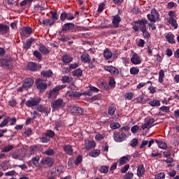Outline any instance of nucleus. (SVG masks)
Listing matches in <instances>:
<instances>
[{
	"label": "nucleus",
	"mask_w": 179,
	"mask_h": 179,
	"mask_svg": "<svg viewBox=\"0 0 179 179\" xmlns=\"http://www.w3.org/2000/svg\"><path fill=\"white\" fill-rule=\"evenodd\" d=\"M105 71L110 72L112 75H120V70L114 67L113 66H106L104 67Z\"/></svg>",
	"instance_id": "nucleus-13"
},
{
	"label": "nucleus",
	"mask_w": 179,
	"mask_h": 179,
	"mask_svg": "<svg viewBox=\"0 0 179 179\" xmlns=\"http://www.w3.org/2000/svg\"><path fill=\"white\" fill-rule=\"evenodd\" d=\"M63 150L69 156H72V155H73V148H72V145H64Z\"/></svg>",
	"instance_id": "nucleus-20"
},
{
	"label": "nucleus",
	"mask_w": 179,
	"mask_h": 179,
	"mask_svg": "<svg viewBox=\"0 0 179 179\" xmlns=\"http://www.w3.org/2000/svg\"><path fill=\"white\" fill-rule=\"evenodd\" d=\"M32 134H33V130L31 129H28L22 134L24 138H30V136H31Z\"/></svg>",
	"instance_id": "nucleus-40"
},
{
	"label": "nucleus",
	"mask_w": 179,
	"mask_h": 179,
	"mask_svg": "<svg viewBox=\"0 0 179 179\" xmlns=\"http://www.w3.org/2000/svg\"><path fill=\"white\" fill-rule=\"evenodd\" d=\"M50 13L52 15V17L50 19H48L45 21L46 24H49V26H52L57 20H58V15H57V12L50 10Z\"/></svg>",
	"instance_id": "nucleus-9"
},
{
	"label": "nucleus",
	"mask_w": 179,
	"mask_h": 179,
	"mask_svg": "<svg viewBox=\"0 0 179 179\" xmlns=\"http://www.w3.org/2000/svg\"><path fill=\"white\" fill-rule=\"evenodd\" d=\"M41 101V98L33 97L27 100L25 102V106L29 108L35 107V106H38Z\"/></svg>",
	"instance_id": "nucleus-5"
},
{
	"label": "nucleus",
	"mask_w": 179,
	"mask_h": 179,
	"mask_svg": "<svg viewBox=\"0 0 179 179\" xmlns=\"http://www.w3.org/2000/svg\"><path fill=\"white\" fill-rule=\"evenodd\" d=\"M103 57L106 59H110L113 57V52L108 48H106L103 51Z\"/></svg>",
	"instance_id": "nucleus-30"
},
{
	"label": "nucleus",
	"mask_w": 179,
	"mask_h": 179,
	"mask_svg": "<svg viewBox=\"0 0 179 179\" xmlns=\"http://www.w3.org/2000/svg\"><path fill=\"white\" fill-rule=\"evenodd\" d=\"M155 123V119L150 118L144 124L142 125V129H146V128H151L152 125Z\"/></svg>",
	"instance_id": "nucleus-24"
},
{
	"label": "nucleus",
	"mask_w": 179,
	"mask_h": 179,
	"mask_svg": "<svg viewBox=\"0 0 179 179\" xmlns=\"http://www.w3.org/2000/svg\"><path fill=\"white\" fill-rule=\"evenodd\" d=\"M33 85H34V80H33V78H27L22 82V87H24L25 90L31 89Z\"/></svg>",
	"instance_id": "nucleus-10"
},
{
	"label": "nucleus",
	"mask_w": 179,
	"mask_h": 179,
	"mask_svg": "<svg viewBox=\"0 0 179 179\" xmlns=\"http://www.w3.org/2000/svg\"><path fill=\"white\" fill-rule=\"evenodd\" d=\"M124 97L126 100H132V99H134V93L127 92L125 94Z\"/></svg>",
	"instance_id": "nucleus-54"
},
{
	"label": "nucleus",
	"mask_w": 179,
	"mask_h": 179,
	"mask_svg": "<svg viewBox=\"0 0 179 179\" xmlns=\"http://www.w3.org/2000/svg\"><path fill=\"white\" fill-rule=\"evenodd\" d=\"M156 143L157 144L158 148L160 149L166 150L167 149V143L162 140H155Z\"/></svg>",
	"instance_id": "nucleus-26"
},
{
	"label": "nucleus",
	"mask_w": 179,
	"mask_h": 179,
	"mask_svg": "<svg viewBox=\"0 0 179 179\" xmlns=\"http://www.w3.org/2000/svg\"><path fill=\"white\" fill-rule=\"evenodd\" d=\"M135 23L136 24H138L140 31H143L144 30L148 29V28L146 27V25L148 24V20H146L145 18L136 20L135 21Z\"/></svg>",
	"instance_id": "nucleus-11"
},
{
	"label": "nucleus",
	"mask_w": 179,
	"mask_h": 179,
	"mask_svg": "<svg viewBox=\"0 0 179 179\" xmlns=\"http://www.w3.org/2000/svg\"><path fill=\"white\" fill-rule=\"evenodd\" d=\"M145 173H146V170L145 169V166L143 164L140 165L137 168V176L138 177H142L143 176H145Z\"/></svg>",
	"instance_id": "nucleus-22"
},
{
	"label": "nucleus",
	"mask_w": 179,
	"mask_h": 179,
	"mask_svg": "<svg viewBox=\"0 0 179 179\" xmlns=\"http://www.w3.org/2000/svg\"><path fill=\"white\" fill-rule=\"evenodd\" d=\"M72 82V78L68 76H64L62 77V83H71Z\"/></svg>",
	"instance_id": "nucleus-46"
},
{
	"label": "nucleus",
	"mask_w": 179,
	"mask_h": 179,
	"mask_svg": "<svg viewBox=\"0 0 179 179\" xmlns=\"http://www.w3.org/2000/svg\"><path fill=\"white\" fill-rule=\"evenodd\" d=\"M108 85L111 89H114L115 87V85H117V83L115 82V79L114 78V77H109Z\"/></svg>",
	"instance_id": "nucleus-38"
},
{
	"label": "nucleus",
	"mask_w": 179,
	"mask_h": 179,
	"mask_svg": "<svg viewBox=\"0 0 179 179\" xmlns=\"http://www.w3.org/2000/svg\"><path fill=\"white\" fill-rule=\"evenodd\" d=\"M45 136H48L49 138H45V142H50V138H53L55 136V132L52 130H47L45 133Z\"/></svg>",
	"instance_id": "nucleus-29"
},
{
	"label": "nucleus",
	"mask_w": 179,
	"mask_h": 179,
	"mask_svg": "<svg viewBox=\"0 0 179 179\" xmlns=\"http://www.w3.org/2000/svg\"><path fill=\"white\" fill-rule=\"evenodd\" d=\"M96 141H102V139H104V134H98L95 136Z\"/></svg>",
	"instance_id": "nucleus-61"
},
{
	"label": "nucleus",
	"mask_w": 179,
	"mask_h": 179,
	"mask_svg": "<svg viewBox=\"0 0 179 179\" xmlns=\"http://www.w3.org/2000/svg\"><path fill=\"white\" fill-rule=\"evenodd\" d=\"M117 110V108L114 105H111L108 107V114L109 115H114L115 114V110Z\"/></svg>",
	"instance_id": "nucleus-37"
},
{
	"label": "nucleus",
	"mask_w": 179,
	"mask_h": 179,
	"mask_svg": "<svg viewBox=\"0 0 179 179\" xmlns=\"http://www.w3.org/2000/svg\"><path fill=\"white\" fill-rule=\"evenodd\" d=\"M40 162V157H34L31 159V163L35 166L36 167H39V169L41 170V166H40V164L38 163Z\"/></svg>",
	"instance_id": "nucleus-31"
},
{
	"label": "nucleus",
	"mask_w": 179,
	"mask_h": 179,
	"mask_svg": "<svg viewBox=\"0 0 179 179\" xmlns=\"http://www.w3.org/2000/svg\"><path fill=\"white\" fill-rule=\"evenodd\" d=\"M9 31V27L6 24H0V34H8Z\"/></svg>",
	"instance_id": "nucleus-25"
},
{
	"label": "nucleus",
	"mask_w": 179,
	"mask_h": 179,
	"mask_svg": "<svg viewBox=\"0 0 179 179\" xmlns=\"http://www.w3.org/2000/svg\"><path fill=\"white\" fill-rule=\"evenodd\" d=\"M131 131L133 134H136V132H138V131H139V126L138 125H134L131 127Z\"/></svg>",
	"instance_id": "nucleus-60"
},
{
	"label": "nucleus",
	"mask_w": 179,
	"mask_h": 179,
	"mask_svg": "<svg viewBox=\"0 0 179 179\" xmlns=\"http://www.w3.org/2000/svg\"><path fill=\"white\" fill-rule=\"evenodd\" d=\"M32 29L30 27H22L20 31V34L21 36V38L22 40H24V38H27V37H29L30 36V34L31 33Z\"/></svg>",
	"instance_id": "nucleus-8"
},
{
	"label": "nucleus",
	"mask_w": 179,
	"mask_h": 179,
	"mask_svg": "<svg viewBox=\"0 0 179 179\" xmlns=\"http://www.w3.org/2000/svg\"><path fill=\"white\" fill-rule=\"evenodd\" d=\"M131 62L134 65H139L142 63V60L141 59V57L138 54L134 53L131 58Z\"/></svg>",
	"instance_id": "nucleus-15"
},
{
	"label": "nucleus",
	"mask_w": 179,
	"mask_h": 179,
	"mask_svg": "<svg viewBox=\"0 0 179 179\" xmlns=\"http://www.w3.org/2000/svg\"><path fill=\"white\" fill-rule=\"evenodd\" d=\"M113 17L112 24H113V27L118 29V27H120V23H121V17H120V15L117 14L113 16Z\"/></svg>",
	"instance_id": "nucleus-14"
},
{
	"label": "nucleus",
	"mask_w": 179,
	"mask_h": 179,
	"mask_svg": "<svg viewBox=\"0 0 179 179\" xmlns=\"http://www.w3.org/2000/svg\"><path fill=\"white\" fill-rule=\"evenodd\" d=\"M90 64L89 67L91 69H93V68H96V65H97V60L96 59H90V62H88Z\"/></svg>",
	"instance_id": "nucleus-42"
},
{
	"label": "nucleus",
	"mask_w": 179,
	"mask_h": 179,
	"mask_svg": "<svg viewBox=\"0 0 179 179\" xmlns=\"http://www.w3.org/2000/svg\"><path fill=\"white\" fill-rule=\"evenodd\" d=\"M100 155L99 150H94L90 152V156L91 157H97Z\"/></svg>",
	"instance_id": "nucleus-44"
},
{
	"label": "nucleus",
	"mask_w": 179,
	"mask_h": 179,
	"mask_svg": "<svg viewBox=\"0 0 179 179\" xmlns=\"http://www.w3.org/2000/svg\"><path fill=\"white\" fill-rule=\"evenodd\" d=\"M62 61L63 64L67 65V64H70V62H72V61H73V57H71V55L65 54L62 56Z\"/></svg>",
	"instance_id": "nucleus-17"
},
{
	"label": "nucleus",
	"mask_w": 179,
	"mask_h": 179,
	"mask_svg": "<svg viewBox=\"0 0 179 179\" xmlns=\"http://www.w3.org/2000/svg\"><path fill=\"white\" fill-rule=\"evenodd\" d=\"M85 148L87 150H90L93 148H96V143L93 141H88L85 142Z\"/></svg>",
	"instance_id": "nucleus-21"
},
{
	"label": "nucleus",
	"mask_w": 179,
	"mask_h": 179,
	"mask_svg": "<svg viewBox=\"0 0 179 179\" xmlns=\"http://www.w3.org/2000/svg\"><path fill=\"white\" fill-rule=\"evenodd\" d=\"M66 19V12H63L60 15V20H62V22H65Z\"/></svg>",
	"instance_id": "nucleus-64"
},
{
	"label": "nucleus",
	"mask_w": 179,
	"mask_h": 179,
	"mask_svg": "<svg viewBox=\"0 0 179 179\" xmlns=\"http://www.w3.org/2000/svg\"><path fill=\"white\" fill-rule=\"evenodd\" d=\"M22 156V154L20 153V151L19 150H16L11 154V157L13 159H15V160L17 159H20V157Z\"/></svg>",
	"instance_id": "nucleus-36"
},
{
	"label": "nucleus",
	"mask_w": 179,
	"mask_h": 179,
	"mask_svg": "<svg viewBox=\"0 0 179 179\" xmlns=\"http://www.w3.org/2000/svg\"><path fill=\"white\" fill-rule=\"evenodd\" d=\"M36 89L41 92L43 93L45 90V80L41 78H37L35 82Z\"/></svg>",
	"instance_id": "nucleus-6"
},
{
	"label": "nucleus",
	"mask_w": 179,
	"mask_h": 179,
	"mask_svg": "<svg viewBox=\"0 0 179 179\" xmlns=\"http://www.w3.org/2000/svg\"><path fill=\"white\" fill-rule=\"evenodd\" d=\"M131 75H138L139 73V69L138 67H131L130 69Z\"/></svg>",
	"instance_id": "nucleus-48"
},
{
	"label": "nucleus",
	"mask_w": 179,
	"mask_h": 179,
	"mask_svg": "<svg viewBox=\"0 0 179 179\" xmlns=\"http://www.w3.org/2000/svg\"><path fill=\"white\" fill-rule=\"evenodd\" d=\"M39 51L42 52V54L45 55V46H44L43 44H41L39 45Z\"/></svg>",
	"instance_id": "nucleus-63"
},
{
	"label": "nucleus",
	"mask_w": 179,
	"mask_h": 179,
	"mask_svg": "<svg viewBox=\"0 0 179 179\" xmlns=\"http://www.w3.org/2000/svg\"><path fill=\"white\" fill-rule=\"evenodd\" d=\"M101 87H103V89L106 90L107 92H108L110 90V87L108 86V84H107V82H106V81H102L101 83Z\"/></svg>",
	"instance_id": "nucleus-50"
},
{
	"label": "nucleus",
	"mask_w": 179,
	"mask_h": 179,
	"mask_svg": "<svg viewBox=\"0 0 179 179\" xmlns=\"http://www.w3.org/2000/svg\"><path fill=\"white\" fill-rule=\"evenodd\" d=\"M147 19L151 23H156V22H159L160 20V14L156 8H153L151 10V14L147 15Z\"/></svg>",
	"instance_id": "nucleus-1"
},
{
	"label": "nucleus",
	"mask_w": 179,
	"mask_h": 179,
	"mask_svg": "<svg viewBox=\"0 0 179 179\" xmlns=\"http://www.w3.org/2000/svg\"><path fill=\"white\" fill-rule=\"evenodd\" d=\"M149 105L151 106V107H159L160 101L156 99L151 101L149 102Z\"/></svg>",
	"instance_id": "nucleus-41"
},
{
	"label": "nucleus",
	"mask_w": 179,
	"mask_h": 179,
	"mask_svg": "<svg viewBox=\"0 0 179 179\" xmlns=\"http://www.w3.org/2000/svg\"><path fill=\"white\" fill-rule=\"evenodd\" d=\"M137 103H140L141 104H145V100L143 99V96H140L136 99Z\"/></svg>",
	"instance_id": "nucleus-59"
},
{
	"label": "nucleus",
	"mask_w": 179,
	"mask_h": 179,
	"mask_svg": "<svg viewBox=\"0 0 179 179\" xmlns=\"http://www.w3.org/2000/svg\"><path fill=\"white\" fill-rule=\"evenodd\" d=\"M138 138H133L129 143V146H131V148H136V146H138Z\"/></svg>",
	"instance_id": "nucleus-45"
},
{
	"label": "nucleus",
	"mask_w": 179,
	"mask_h": 179,
	"mask_svg": "<svg viewBox=\"0 0 179 179\" xmlns=\"http://www.w3.org/2000/svg\"><path fill=\"white\" fill-rule=\"evenodd\" d=\"M104 6H106V4L104 3H101L99 7H98V13H101L104 10Z\"/></svg>",
	"instance_id": "nucleus-58"
},
{
	"label": "nucleus",
	"mask_w": 179,
	"mask_h": 179,
	"mask_svg": "<svg viewBox=\"0 0 179 179\" xmlns=\"http://www.w3.org/2000/svg\"><path fill=\"white\" fill-rule=\"evenodd\" d=\"M100 173H102L103 174H107L108 173V166H102L99 169Z\"/></svg>",
	"instance_id": "nucleus-49"
},
{
	"label": "nucleus",
	"mask_w": 179,
	"mask_h": 179,
	"mask_svg": "<svg viewBox=\"0 0 179 179\" xmlns=\"http://www.w3.org/2000/svg\"><path fill=\"white\" fill-rule=\"evenodd\" d=\"M27 69L31 72H36L37 71V64L36 62H29L27 66Z\"/></svg>",
	"instance_id": "nucleus-19"
},
{
	"label": "nucleus",
	"mask_w": 179,
	"mask_h": 179,
	"mask_svg": "<svg viewBox=\"0 0 179 179\" xmlns=\"http://www.w3.org/2000/svg\"><path fill=\"white\" fill-rule=\"evenodd\" d=\"M45 155L48 156H53V155H55V151L53 149H48L45 151Z\"/></svg>",
	"instance_id": "nucleus-57"
},
{
	"label": "nucleus",
	"mask_w": 179,
	"mask_h": 179,
	"mask_svg": "<svg viewBox=\"0 0 179 179\" xmlns=\"http://www.w3.org/2000/svg\"><path fill=\"white\" fill-rule=\"evenodd\" d=\"M165 37L168 43L170 44H176V41L174 40V34H173L171 32L168 33Z\"/></svg>",
	"instance_id": "nucleus-27"
},
{
	"label": "nucleus",
	"mask_w": 179,
	"mask_h": 179,
	"mask_svg": "<svg viewBox=\"0 0 179 179\" xmlns=\"http://www.w3.org/2000/svg\"><path fill=\"white\" fill-rule=\"evenodd\" d=\"M124 179H132L134 178V173H127L126 175L124 176L123 177Z\"/></svg>",
	"instance_id": "nucleus-56"
},
{
	"label": "nucleus",
	"mask_w": 179,
	"mask_h": 179,
	"mask_svg": "<svg viewBox=\"0 0 179 179\" xmlns=\"http://www.w3.org/2000/svg\"><path fill=\"white\" fill-rule=\"evenodd\" d=\"M58 40L63 41V43H66L69 40V38L65 36V35H59Z\"/></svg>",
	"instance_id": "nucleus-52"
},
{
	"label": "nucleus",
	"mask_w": 179,
	"mask_h": 179,
	"mask_svg": "<svg viewBox=\"0 0 179 179\" xmlns=\"http://www.w3.org/2000/svg\"><path fill=\"white\" fill-rule=\"evenodd\" d=\"M169 23L174 29H178V24H177V21L173 17L169 18Z\"/></svg>",
	"instance_id": "nucleus-34"
},
{
	"label": "nucleus",
	"mask_w": 179,
	"mask_h": 179,
	"mask_svg": "<svg viewBox=\"0 0 179 179\" xmlns=\"http://www.w3.org/2000/svg\"><path fill=\"white\" fill-rule=\"evenodd\" d=\"M71 111L75 114H83L85 113V110L79 106H71Z\"/></svg>",
	"instance_id": "nucleus-18"
},
{
	"label": "nucleus",
	"mask_w": 179,
	"mask_h": 179,
	"mask_svg": "<svg viewBox=\"0 0 179 179\" xmlns=\"http://www.w3.org/2000/svg\"><path fill=\"white\" fill-rule=\"evenodd\" d=\"M15 148V145H8L7 146H5L1 150V153H8V152H10L12 149Z\"/></svg>",
	"instance_id": "nucleus-35"
},
{
	"label": "nucleus",
	"mask_w": 179,
	"mask_h": 179,
	"mask_svg": "<svg viewBox=\"0 0 179 179\" xmlns=\"http://www.w3.org/2000/svg\"><path fill=\"white\" fill-rule=\"evenodd\" d=\"M65 87H66V85L56 86L55 88L50 91L48 94V98L52 99H57V96L59 94V91L62 90V89H65Z\"/></svg>",
	"instance_id": "nucleus-2"
},
{
	"label": "nucleus",
	"mask_w": 179,
	"mask_h": 179,
	"mask_svg": "<svg viewBox=\"0 0 179 179\" xmlns=\"http://www.w3.org/2000/svg\"><path fill=\"white\" fill-rule=\"evenodd\" d=\"M129 170V164H127L121 169L122 174H125L127 173V171Z\"/></svg>",
	"instance_id": "nucleus-62"
},
{
	"label": "nucleus",
	"mask_w": 179,
	"mask_h": 179,
	"mask_svg": "<svg viewBox=\"0 0 179 179\" xmlns=\"http://www.w3.org/2000/svg\"><path fill=\"white\" fill-rule=\"evenodd\" d=\"M110 128L112 129H118V128H121V124H120V123H117V122L111 123Z\"/></svg>",
	"instance_id": "nucleus-53"
},
{
	"label": "nucleus",
	"mask_w": 179,
	"mask_h": 179,
	"mask_svg": "<svg viewBox=\"0 0 179 179\" xmlns=\"http://www.w3.org/2000/svg\"><path fill=\"white\" fill-rule=\"evenodd\" d=\"M73 76H76L77 78H80L83 75V71L80 69H76L72 71Z\"/></svg>",
	"instance_id": "nucleus-33"
},
{
	"label": "nucleus",
	"mask_w": 179,
	"mask_h": 179,
	"mask_svg": "<svg viewBox=\"0 0 179 179\" xmlns=\"http://www.w3.org/2000/svg\"><path fill=\"white\" fill-rule=\"evenodd\" d=\"M81 61L84 64H87V62H90V55L89 54L85 53L81 55Z\"/></svg>",
	"instance_id": "nucleus-32"
},
{
	"label": "nucleus",
	"mask_w": 179,
	"mask_h": 179,
	"mask_svg": "<svg viewBox=\"0 0 179 179\" xmlns=\"http://www.w3.org/2000/svg\"><path fill=\"white\" fill-rule=\"evenodd\" d=\"M128 162H129V158L127 156L122 157L119 160V163H120V166L127 164V163H128Z\"/></svg>",
	"instance_id": "nucleus-39"
},
{
	"label": "nucleus",
	"mask_w": 179,
	"mask_h": 179,
	"mask_svg": "<svg viewBox=\"0 0 179 179\" xmlns=\"http://www.w3.org/2000/svg\"><path fill=\"white\" fill-rule=\"evenodd\" d=\"M51 107L53 111L55 110H61L65 107V103H64V99H57L51 102Z\"/></svg>",
	"instance_id": "nucleus-3"
},
{
	"label": "nucleus",
	"mask_w": 179,
	"mask_h": 179,
	"mask_svg": "<svg viewBox=\"0 0 179 179\" xmlns=\"http://www.w3.org/2000/svg\"><path fill=\"white\" fill-rule=\"evenodd\" d=\"M100 99H101V94H98L96 95H94L90 100H92V101H96L97 100H100Z\"/></svg>",
	"instance_id": "nucleus-55"
},
{
	"label": "nucleus",
	"mask_w": 179,
	"mask_h": 179,
	"mask_svg": "<svg viewBox=\"0 0 179 179\" xmlns=\"http://www.w3.org/2000/svg\"><path fill=\"white\" fill-rule=\"evenodd\" d=\"M83 162V156L79 155L75 160V165L76 166H79V164H80V163H82Z\"/></svg>",
	"instance_id": "nucleus-43"
},
{
	"label": "nucleus",
	"mask_w": 179,
	"mask_h": 179,
	"mask_svg": "<svg viewBox=\"0 0 179 179\" xmlns=\"http://www.w3.org/2000/svg\"><path fill=\"white\" fill-rule=\"evenodd\" d=\"M100 90L94 86H90V89L83 92L81 94L83 96H93V93H99Z\"/></svg>",
	"instance_id": "nucleus-12"
},
{
	"label": "nucleus",
	"mask_w": 179,
	"mask_h": 179,
	"mask_svg": "<svg viewBox=\"0 0 179 179\" xmlns=\"http://www.w3.org/2000/svg\"><path fill=\"white\" fill-rule=\"evenodd\" d=\"M34 57H36L38 61H41V53L38 50H34L33 52Z\"/></svg>",
	"instance_id": "nucleus-51"
},
{
	"label": "nucleus",
	"mask_w": 179,
	"mask_h": 179,
	"mask_svg": "<svg viewBox=\"0 0 179 179\" xmlns=\"http://www.w3.org/2000/svg\"><path fill=\"white\" fill-rule=\"evenodd\" d=\"M12 62H13V60L10 57L8 59H0V66L4 68V69H11L13 66Z\"/></svg>",
	"instance_id": "nucleus-4"
},
{
	"label": "nucleus",
	"mask_w": 179,
	"mask_h": 179,
	"mask_svg": "<svg viewBox=\"0 0 179 179\" xmlns=\"http://www.w3.org/2000/svg\"><path fill=\"white\" fill-rule=\"evenodd\" d=\"M55 163V159L51 157H45V164L48 167H52V165Z\"/></svg>",
	"instance_id": "nucleus-28"
},
{
	"label": "nucleus",
	"mask_w": 179,
	"mask_h": 179,
	"mask_svg": "<svg viewBox=\"0 0 179 179\" xmlns=\"http://www.w3.org/2000/svg\"><path fill=\"white\" fill-rule=\"evenodd\" d=\"M34 43V38H30L29 39L27 40L25 43H23V48L24 50H29L31 47V44Z\"/></svg>",
	"instance_id": "nucleus-23"
},
{
	"label": "nucleus",
	"mask_w": 179,
	"mask_h": 179,
	"mask_svg": "<svg viewBox=\"0 0 179 179\" xmlns=\"http://www.w3.org/2000/svg\"><path fill=\"white\" fill-rule=\"evenodd\" d=\"M143 34V37H144L146 40H149L150 38V34L148 31V29H144V31H141Z\"/></svg>",
	"instance_id": "nucleus-47"
},
{
	"label": "nucleus",
	"mask_w": 179,
	"mask_h": 179,
	"mask_svg": "<svg viewBox=\"0 0 179 179\" xmlns=\"http://www.w3.org/2000/svg\"><path fill=\"white\" fill-rule=\"evenodd\" d=\"M71 30H75V24L67 22L62 28V31H69Z\"/></svg>",
	"instance_id": "nucleus-16"
},
{
	"label": "nucleus",
	"mask_w": 179,
	"mask_h": 179,
	"mask_svg": "<svg viewBox=\"0 0 179 179\" xmlns=\"http://www.w3.org/2000/svg\"><path fill=\"white\" fill-rule=\"evenodd\" d=\"M122 131H115L113 134V139L115 142H124L127 138V134L121 133Z\"/></svg>",
	"instance_id": "nucleus-7"
}]
</instances>
